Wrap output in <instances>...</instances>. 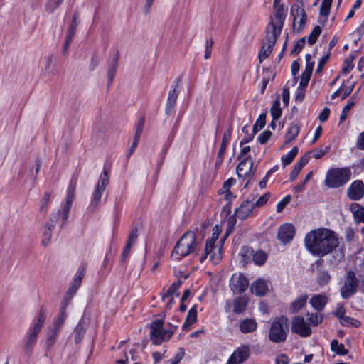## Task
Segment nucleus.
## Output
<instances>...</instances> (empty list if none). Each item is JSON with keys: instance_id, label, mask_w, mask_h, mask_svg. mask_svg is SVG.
<instances>
[{"instance_id": "f257e3e1", "label": "nucleus", "mask_w": 364, "mask_h": 364, "mask_svg": "<svg viewBox=\"0 0 364 364\" xmlns=\"http://www.w3.org/2000/svg\"><path fill=\"white\" fill-rule=\"evenodd\" d=\"M304 242L307 250L318 257L328 255L339 245L336 233L326 228L311 230L306 234Z\"/></svg>"}, {"instance_id": "f03ea898", "label": "nucleus", "mask_w": 364, "mask_h": 364, "mask_svg": "<svg viewBox=\"0 0 364 364\" xmlns=\"http://www.w3.org/2000/svg\"><path fill=\"white\" fill-rule=\"evenodd\" d=\"M196 248V234L193 232H187L181 236L176 244L171 253V257L173 259L180 260L181 258L193 253Z\"/></svg>"}, {"instance_id": "7ed1b4c3", "label": "nucleus", "mask_w": 364, "mask_h": 364, "mask_svg": "<svg viewBox=\"0 0 364 364\" xmlns=\"http://www.w3.org/2000/svg\"><path fill=\"white\" fill-rule=\"evenodd\" d=\"M289 333V319L284 316L275 318L271 323L269 332V340L275 343H283Z\"/></svg>"}, {"instance_id": "20e7f679", "label": "nucleus", "mask_w": 364, "mask_h": 364, "mask_svg": "<svg viewBox=\"0 0 364 364\" xmlns=\"http://www.w3.org/2000/svg\"><path fill=\"white\" fill-rule=\"evenodd\" d=\"M351 171L349 168H331L326 173L325 184L331 188L344 186L350 178Z\"/></svg>"}, {"instance_id": "39448f33", "label": "nucleus", "mask_w": 364, "mask_h": 364, "mask_svg": "<svg viewBox=\"0 0 364 364\" xmlns=\"http://www.w3.org/2000/svg\"><path fill=\"white\" fill-rule=\"evenodd\" d=\"M150 328L151 341L154 344L159 345L164 341H168L174 333L176 327L173 326V329H164L163 320L156 319L151 323Z\"/></svg>"}, {"instance_id": "423d86ee", "label": "nucleus", "mask_w": 364, "mask_h": 364, "mask_svg": "<svg viewBox=\"0 0 364 364\" xmlns=\"http://www.w3.org/2000/svg\"><path fill=\"white\" fill-rule=\"evenodd\" d=\"M360 280L355 272L351 269L348 270L343 276V284L340 289L341 296L347 299L353 296L358 291Z\"/></svg>"}, {"instance_id": "0eeeda50", "label": "nucleus", "mask_w": 364, "mask_h": 364, "mask_svg": "<svg viewBox=\"0 0 364 364\" xmlns=\"http://www.w3.org/2000/svg\"><path fill=\"white\" fill-rule=\"evenodd\" d=\"M279 36V31H277V25L269 23L267 27L265 37L267 43L262 46L259 54V60L260 63L268 58L271 54Z\"/></svg>"}, {"instance_id": "6e6552de", "label": "nucleus", "mask_w": 364, "mask_h": 364, "mask_svg": "<svg viewBox=\"0 0 364 364\" xmlns=\"http://www.w3.org/2000/svg\"><path fill=\"white\" fill-rule=\"evenodd\" d=\"M109 184V170L104 168L102 173L100 175L95 191L93 193L90 205L96 207L100 202L102 195L105 191L107 186Z\"/></svg>"}, {"instance_id": "1a4fd4ad", "label": "nucleus", "mask_w": 364, "mask_h": 364, "mask_svg": "<svg viewBox=\"0 0 364 364\" xmlns=\"http://www.w3.org/2000/svg\"><path fill=\"white\" fill-rule=\"evenodd\" d=\"M77 184V178H73L70 181V185L68 188L66 202L63 207V213L61 215V226H63L68 218L69 212L72 206L73 201L75 197V191Z\"/></svg>"}, {"instance_id": "9d476101", "label": "nucleus", "mask_w": 364, "mask_h": 364, "mask_svg": "<svg viewBox=\"0 0 364 364\" xmlns=\"http://www.w3.org/2000/svg\"><path fill=\"white\" fill-rule=\"evenodd\" d=\"M291 331L302 337H308L311 334L310 326L300 316H296L292 318Z\"/></svg>"}, {"instance_id": "9b49d317", "label": "nucleus", "mask_w": 364, "mask_h": 364, "mask_svg": "<svg viewBox=\"0 0 364 364\" xmlns=\"http://www.w3.org/2000/svg\"><path fill=\"white\" fill-rule=\"evenodd\" d=\"M253 161L250 156H245L242 159L236 168V172L239 178H249L252 177L255 172L252 170Z\"/></svg>"}, {"instance_id": "f8f14e48", "label": "nucleus", "mask_w": 364, "mask_h": 364, "mask_svg": "<svg viewBox=\"0 0 364 364\" xmlns=\"http://www.w3.org/2000/svg\"><path fill=\"white\" fill-rule=\"evenodd\" d=\"M248 286L247 279L242 274H235L230 279V287L234 294H241L245 291Z\"/></svg>"}, {"instance_id": "ddd939ff", "label": "nucleus", "mask_w": 364, "mask_h": 364, "mask_svg": "<svg viewBox=\"0 0 364 364\" xmlns=\"http://www.w3.org/2000/svg\"><path fill=\"white\" fill-rule=\"evenodd\" d=\"M250 348L247 346H241L235 350L229 358L227 364H240L250 356Z\"/></svg>"}, {"instance_id": "4468645a", "label": "nucleus", "mask_w": 364, "mask_h": 364, "mask_svg": "<svg viewBox=\"0 0 364 364\" xmlns=\"http://www.w3.org/2000/svg\"><path fill=\"white\" fill-rule=\"evenodd\" d=\"M295 228L292 224L285 223L278 230L277 238L284 244L289 242L294 237Z\"/></svg>"}, {"instance_id": "2eb2a0df", "label": "nucleus", "mask_w": 364, "mask_h": 364, "mask_svg": "<svg viewBox=\"0 0 364 364\" xmlns=\"http://www.w3.org/2000/svg\"><path fill=\"white\" fill-rule=\"evenodd\" d=\"M364 195V184L362 181H355L348 188V196L353 200H360Z\"/></svg>"}, {"instance_id": "dca6fc26", "label": "nucleus", "mask_w": 364, "mask_h": 364, "mask_svg": "<svg viewBox=\"0 0 364 364\" xmlns=\"http://www.w3.org/2000/svg\"><path fill=\"white\" fill-rule=\"evenodd\" d=\"M254 208V203L247 200L243 201L240 207L235 209V214L237 218L243 220L250 215Z\"/></svg>"}, {"instance_id": "f3484780", "label": "nucleus", "mask_w": 364, "mask_h": 364, "mask_svg": "<svg viewBox=\"0 0 364 364\" xmlns=\"http://www.w3.org/2000/svg\"><path fill=\"white\" fill-rule=\"evenodd\" d=\"M180 79H178L176 85L172 86L171 90L169 91L166 105V113L169 114L173 109L174 106L176 102V100L178 97V88L179 87Z\"/></svg>"}, {"instance_id": "a211bd4d", "label": "nucleus", "mask_w": 364, "mask_h": 364, "mask_svg": "<svg viewBox=\"0 0 364 364\" xmlns=\"http://www.w3.org/2000/svg\"><path fill=\"white\" fill-rule=\"evenodd\" d=\"M251 291L257 296L265 295L268 291V284L264 279H258L251 285Z\"/></svg>"}, {"instance_id": "6ab92c4d", "label": "nucleus", "mask_w": 364, "mask_h": 364, "mask_svg": "<svg viewBox=\"0 0 364 364\" xmlns=\"http://www.w3.org/2000/svg\"><path fill=\"white\" fill-rule=\"evenodd\" d=\"M276 9L277 11L274 14L276 22L271 21L269 23L277 25V31H279L280 33L286 17V11L282 5H279Z\"/></svg>"}, {"instance_id": "aec40b11", "label": "nucleus", "mask_w": 364, "mask_h": 364, "mask_svg": "<svg viewBox=\"0 0 364 364\" xmlns=\"http://www.w3.org/2000/svg\"><path fill=\"white\" fill-rule=\"evenodd\" d=\"M328 298L325 295L317 294L314 295L310 299V304L313 308L317 311H322L327 304Z\"/></svg>"}, {"instance_id": "412c9836", "label": "nucleus", "mask_w": 364, "mask_h": 364, "mask_svg": "<svg viewBox=\"0 0 364 364\" xmlns=\"http://www.w3.org/2000/svg\"><path fill=\"white\" fill-rule=\"evenodd\" d=\"M257 328V323L253 318H245L240 323V329L244 333L253 332Z\"/></svg>"}, {"instance_id": "4be33fe9", "label": "nucleus", "mask_w": 364, "mask_h": 364, "mask_svg": "<svg viewBox=\"0 0 364 364\" xmlns=\"http://www.w3.org/2000/svg\"><path fill=\"white\" fill-rule=\"evenodd\" d=\"M307 299L308 296L306 294L299 296L294 301H292L289 306V311L292 314L298 312L306 305Z\"/></svg>"}, {"instance_id": "5701e85b", "label": "nucleus", "mask_w": 364, "mask_h": 364, "mask_svg": "<svg viewBox=\"0 0 364 364\" xmlns=\"http://www.w3.org/2000/svg\"><path fill=\"white\" fill-rule=\"evenodd\" d=\"M40 331H41L33 327L32 329L31 330V332L28 334L27 340L26 341L24 346V350L26 353H29L32 350L33 346L37 338V336Z\"/></svg>"}, {"instance_id": "b1692460", "label": "nucleus", "mask_w": 364, "mask_h": 364, "mask_svg": "<svg viewBox=\"0 0 364 364\" xmlns=\"http://www.w3.org/2000/svg\"><path fill=\"white\" fill-rule=\"evenodd\" d=\"M119 53H117L116 55L114 56L112 64L109 66L108 70H107V77H108V86H110V85L112 83L113 80L115 76V73L117 72V69L118 68L119 65Z\"/></svg>"}, {"instance_id": "393cba45", "label": "nucleus", "mask_w": 364, "mask_h": 364, "mask_svg": "<svg viewBox=\"0 0 364 364\" xmlns=\"http://www.w3.org/2000/svg\"><path fill=\"white\" fill-rule=\"evenodd\" d=\"M85 269L83 268L79 272V275L77 277H75V279L73 280V284H71V286L69 287V289H68V291L66 292L67 294L73 296V295L77 292V289L79 288V287L82 282V279L83 277L85 276Z\"/></svg>"}, {"instance_id": "a878e982", "label": "nucleus", "mask_w": 364, "mask_h": 364, "mask_svg": "<svg viewBox=\"0 0 364 364\" xmlns=\"http://www.w3.org/2000/svg\"><path fill=\"white\" fill-rule=\"evenodd\" d=\"M231 138V130L229 129L228 131H226L223 136V140L220 145V148L219 149L218 154V158L220 159L222 161L223 159V155L225 151L227 145L230 140Z\"/></svg>"}, {"instance_id": "bb28decb", "label": "nucleus", "mask_w": 364, "mask_h": 364, "mask_svg": "<svg viewBox=\"0 0 364 364\" xmlns=\"http://www.w3.org/2000/svg\"><path fill=\"white\" fill-rule=\"evenodd\" d=\"M87 329L86 323L84 321H80L75 329V342L80 343L84 337Z\"/></svg>"}, {"instance_id": "cd10ccee", "label": "nucleus", "mask_w": 364, "mask_h": 364, "mask_svg": "<svg viewBox=\"0 0 364 364\" xmlns=\"http://www.w3.org/2000/svg\"><path fill=\"white\" fill-rule=\"evenodd\" d=\"M247 302V299L245 296H240L235 299L233 306L234 312L237 314L242 313L246 309Z\"/></svg>"}, {"instance_id": "c85d7f7f", "label": "nucleus", "mask_w": 364, "mask_h": 364, "mask_svg": "<svg viewBox=\"0 0 364 364\" xmlns=\"http://www.w3.org/2000/svg\"><path fill=\"white\" fill-rule=\"evenodd\" d=\"M300 127L297 124H291L286 134V142L294 141L299 133Z\"/></svg>"}, {"instance_id": "c756f323", "label": "nucleus", "mask_w": 364, "mask_h": 364, "mask_svg": "<svg viewBox=\"0 0 364 364\" xmlns=\"http://www.w3.org/2000/svg\"><path fill=\"white\" fill-rule=\"evenodd\" d=\"M181 281L178 280L176 282H173L169 287V289L166 291V292L162 296V300L164 301L166 298L173 296L174 294L178 297L179 296V293L178 292V289L181 285Z\"/></svg>"}, {"instance_id": "7c9ffc66", "label": "nucleus", "mask_w": 364, "mask_h": 364, "mask_svg": "<svg viewBox=\"0 0 364 364\" xmlns=\"http://www.w3.org/2000/svg\"><path fill=\"white\" fill-rule=\"evenodd\" d=\"M299 152V149L297 146H294L292 148V149L286 155H283L281 158V161L282 162L283 166L285 167L286 166L290 164L296 156L297 155Z\"/></svg>"}, {"instance_id": "2f4dec72", "label": "nucleus", "mask_w": 364, "mask_h": 364, "mask_svg": "<svg viewBox=\"0 0 364 364\" xmlns=\"http://www.w3.org/2000/svg\"><path fill=\"white\" fill-rule=\"evenodd\" d=\"M214 248H215L214 245L211 244L210 242L206 241L204 253L205 254V257H208V255H210V260L213 263L218 264L220 259V256L215 257V256L212 254V251L214 250Z\"/></svg>"}, {"instance_id": "473e14b6", "label": "nucleus", "mask_w": 364, "mask_h": 364, "mask_svg": "<svg viewBox=\"0 0 364 364\" xmlns=\"http://www.w3.org/2000/svg\"><path fill=\"white\" fill-rule=\"evenodd\" d=\"M331 348L332 351L341 355H344L348 353V350L345 348L344 345L339 343L336 339H333L331 341Z\"/></svg>"}, {"instance_id": "72a5a7b5", "label": "nucleus", "mask_w": 364, "mask_h": 364, "mask_svg": "<svg viewBox=\"0 0 364 364\" xmlns=\"http://www.w3.org/2000/svg\"><path fill=\"white\" fill-rule=\"evenodd\" d=\"M331 278V276L328 271H321L317 275V283L319 286L326 285L330 282Z\"/></svg>"}, {"instance_id": "f704fd0d", "label": "nucleus", "mask_w": 364, "mask_h": 364, "mask_svg": "<svg viewBox=\"0 0 364 364\" xmlns=\"http://www.w3.org/2000/svg\"><path fill=\"white\" fill-rule=\"evenodd\" d=\"M270 113L273 120H277L282 115V109L280 108V102L279 100L273 102L270 108Z\"/></svg>"}, {"instance_id": "c9c22d12", "label": "nucleus", "mask_w": 364, "mask_h": 364, "mask_svg": "<svg viewBox=\"0 0 364 364\" xmlns=\"http://www.w3.org/2000/svg\"><path fill=\"white\" fill-rule=\"evenodd\" d=\"M196 307H197V306L194 305L188 311V315L186 316V321H185V323H184V326H191L193 323L196 322V318H197V309H196Z\"/></svg>"}, {"instance_id": "e433bc0d", "label": "nucleus", "mask_w": 364, "mask_h": 364, "mask_svg": "<svg viewBox=\"0 0 364 364\" xmlns=\"http://www.w3.org/2000/svg\"><path fill=\"white\" fill-rule=\"evenodd\" d=\"M266 117L267 113H262L259 116L252 128V132L254 134H256L259 130L262 129L265 126Z\"/></svg>"}, {"instance_id": "4c0bfd02", "label": "nucleus", "mask_w": 364, "mask_h": 364, "mask_svg": "<svg viewBox=\"0 0 364 364\" xmlns=\"http://www.w3.org/2000/svg\"><path fill=\"white\" fill-rule=\"evenodd\" d=\"M78 25H79L78 14L75 13V14L73 16L70 26L68 28V32L67 36L73 38L75 34V32H76Z\"/></svg>"}, {"instance_id": "58836bf2", "label": "nucleus", "mask_w": 364, "mask_h": 364, "mask_svg": "<svg viewBox=\"0 0 364 364\" xmlns=\"http://www.w3.org/2000/svg\"><path fill=\"white\" fill-rule=\"evenodd\" d=\"M267 259V255L262 251H257L252 256L254 263L259 266L264 264Z\"/></svg>"}, {"instance_id": "ea45409f", "label": "nucleus", "mask_w": 364, "mask_h": 364, "mask_svg": "<svg viewBox=\"0 0 364 364\" xmlns=\"http://www.w3.org/2000/svg\"><path fill=\"white\" fill-rule=\"evenodd\" d=\"M60 211L58 210L57 212L53 213L49 218L47 223H46V228L48 229H54V228L56 226L59 218H60Z\"/></svg>"}, {"instance_id": "a19ab883", "label": "nucleus", "mask_w": 364, "mask_h": 364, "mask_svg": "<svg viewBox=\"0 0 364 364\" xmlns=\"http://www.w3.org/2000/svg\"><path fill=\"white\" fill-rule=\"evenodd\" d=\"M333 0H323L320 6V15L327 17L329 15Z\"/></svg>"}, {"instance_id": "79ce46f5", "label": "nucleus", "mask_w": 364, "mask_h": 364, "mask_svg": "<svg viewBox=\"0 0 364 364\" xmlns=\"http://www.w3.org/2000/svg\"><path fill=\"white\" fill-rule=\"evenodd\" d=\"M46 318V311L45 309L41 308L39 311L38 316L36 323L34 324L33 328L41 331V328Z\"/></svg>"}, {"instance_id": "37998d69", "label": "nucleus", "mask_w": 364, "mask_h": 364, "mask_svg": "<svg viewBox=\"0 0 364 364\" xmlns=\"http://www.w3.org/2000/svg\"><path fill=\"white\" fill-rule=\"evenodd\" d=\"M321 33V27L319 26H316L314 28V29L312 30V31L311 32V33L309 34V36H308V43L310 45L314 44L316 42Z\"/></svg>"}, {"instance_id": "c03bdc74", "label": "nucleus", "mask_w": 364, "mask_h": 364, "mask_svg": "<svg viewBox=\"0 0 364 364\" xmlns=\"http://www.w3.org/2000/svg\"><path fill=\"white\" fill-rule=\"evenodd\" d=\"M59 331L56 330L53 328H50L48 333L46 345L48 348L51 347L56 340V336L58 333Z\"/></svg>"}, {"instance_id": "a18cd8bd", "label": "nucleus", "mask_w": 364, "mask_h": 364, "mask_svg": "<svg viewBox=\"0 0 364 364\" xmlns=\"http://www.w3.org/2000/svg\"><path fill=\"white\" fill-rule=\"evenodd\" d=\"M67 317V312L60 311L59 316L54 320L53 328L60 331Z\"/></svg>"}, {"instance_id": "49530a36", "label": "nucleus", "mask_w": 364, "mask_h": 364, "mask_svg": "<svg viewBox=\"0 0 364 364\" xmlns=\"http://www.w3.org/2000/svg\"><path fill=\"white\" fill-rule=\"evenodd\" d=\"M301 16V18L299 21V30H302L306 23L307 16L306 14L305 11L303 9L297 8L296 9V16Z\"/></svg>"}, {"instance_id": "de8ad7c7", "label": "nucleus", "mask_w": 364, "mask_h": 364, "mask_svg": "<svg viewBox=\"0 0 364 364\" xmlns=\"http://www.w3.org/2000/svg\"><path fill=\"white\" fill-rule=\"evenodd\" d=\"M63 0H48L46 9L49 13H53L62 4Z\"/></svg>"}, {"instance_id": "09e8293b", "label": "nucleus", "mask_w": 364, "mask_h": 364, "mask_svg": "<svg viewBox=\"0 0 364 364\" xmlns=\"http://www.w3.org/2000/svg\"><path fill=\"white\" fill-rule=\"evenodd\" d=\"M308 320L312 326H318L322 322L323 316L317 313L308 314Z\"/></svg>"}, {"instance_id": "8fccbe9b", "label": "nucleus", "mask_w": 364, "mask_h": 364, "mask_svg": "<svg viewBox=\"0 0 364 364\" xmlns=\"http://www.w3.org/2000/svg\"><path fill=\"white\" fill-rule=\"evenodd\" d=\"M306 43L305 38H301L296 41L291 50V54L296 55L301 52Z\"/></svg>"}, {"instance_id": "3c124183", "label": "nucleus", "mask_w": 364, "mask_h": 364, "mask_svg": "<svg viewBox=\"0 0 364 364\" xmlns=\"http://www.w3.org/2000/svg\"><path fill=\"white\" fill-rule=\"evenodd\" d=\"M355 57L352 55H350L348 58L345 59L344 65L342 68V72L344 74L348 73L353 68L352 62L353 61Z\"/></svg>"}, {"instance_id": "603ef678", "label": "nucleus", "mask_w": 364, "mask_h": 364, "mask_svg": "<svg viewBox=\"0 0 364 364\" xmlns=\"http://www.w3.org/2000/svg\"><path fill=\"white\" fill-rule=\"evenodd\" d=\"M50 200V194L49 193H46L42 198L40 203V211L41 213L46 212L48 204Z\"/></svg>"}, {"instance_id": "864d4df0", "label": "nucleus", "mask_w": 364, "mask_h": 364, "mask_svg": "<svg viewBox=\"0 0 364 364\" xmlns=\"http://www.w3.org/2000/svg\"><path fill=\"white\" fill-rule=\"evenodd\" d=\"M53 229H48L45 226V230L43 233L42 244L46 247L50 242L52 237V230Z\"/></svg>"}, {"instance_id": "5fc2aeb1", "label": "nucleus", "mask_w": 364, "mask_h": 364, "mask_svg": "<svg viewBox=\"0 0 364 364\" xmlns=\"http://www.w3.org/2000/svg\"><path fill=\"white\" fill-rule=\"evenodd\" d=\"M72 298H73V296L65 293L63 299L60 302V311L66 312V308H67L68 305L70 304Z\"/></svg>"}, {"instance_id": "6e6d98bb", "label": "nucleus", "mask_w": 364, "mask_h": 364, "mask_svg": "<svg viewBox=\"0 0 364 364\" xmlns=\"http://www.w3.org/2000/svg\"><path fill=\"white\" fill-rule=\"evenodd\" d=\"M331 53L328 52L326 55H324L319 60L318 65L316 68V73H320L323 70V66L326 64L328 60H329Z\"/></svg>"}, {"instance_id": "4d7b16f0", "label": "nucleus", "mask_w": 364, "mask_h": 364, "mask_svg": "<svg viewBox=\"0 0 364 364\" xmlns=\"http://www.w3.org/2000/svg\"><path fill=\"white\" fill-rule=\"evenodd\" d=\"M291 196L290 195H288L287 196H285L279 203H278V204L277 205V211L278 213H280L282 212L284 208H285V206L289 204V203L290 202L291 200Z\"/></svg>"}, {"instance_id": "13d9d810", "label": "nucleus", "mask_w": 364, "mask_h": 364, "mask_svg": "<svg viewBox=\"0 0 364 364\" xmlns=\"http://www.w3.org/2000/svg\"><path fill=\"white\" fill-rule=\"evenodd\" d=\"M341 323L344 326L352 325L355 326H358V323H360L356 319L351 318L350 316H345L341 321Z\"/></svg>"}, {"instance_id": "bf43d9fd", "label": "nucleus", "mask_w": 364, "mask_h": 364, "mask_svg": "<svg viewBox=\"0 0 364 364\" xmlns=\"http://www.w3.org/2000/svg\"><path fill=\"white\" fill-rule=\"evenodd\" d=\"M272 136V132L269 130H265L258 136V141L261 144H264Z\"/></svg>"}, {"instance_id": "052dcab7", "label": "nucleus", "mask_w": 364, "mask_h": 364, "mask_svg": "<svg viewBox=\"0 0 364 364\" xmlns=\"http://www.w3.org/2000/svg\"><path fill=\"white\" fill-rule=\"evenodd\" d=\"M345 313H346V309L344 307V305L342 304H338L337 305L336 309L333 314L341 321L345 316Z\"/></svg>"}, {"instance_id": "680f3d73", "label": "nucleus", "mask_w": 364, "mask_h": 364, "mask_svg": "<svg viewBox=\"0 0 364 364\" xmlns=\"http://www.w3.org/2000/svg\"><path fill=\"white\" fill-rule=\"evenodd\" d=\"M270 197V194L269 193H266L259 198V199L254 203L255 207H262L269 200Z\"/></svg>"}, {"instance_id": "e2e57ef3", "label": "nucleus", "mask_w": 364, "mask_h": 364, "mask_svg": "<svg viewBox=\"0 0 364 364\" xmlns=\"http://www.w3.org/2000/svg\"><path fill=\"white\" fill-rule=\"evenodd\" d=\"M213 45V39L208 40L205 43V59L208 60L211 57L212 48Z\"/></svg>"}, {"instance_id": "0e129e2a", "label": "nucleus", "mask_w": 364, "mask_h": 364, "mask_svg": "<svg viewBox=\"0 0 364 364\" xmlns=\"http://www.w3.org/2000/svg\"><path fill=\"white\" fill-rule=\"evenodd\" d=\"M138 237V228L136 227L132 229L127 242L134 245Z\"/></svg>"}, {"instance_id": "69168bd1", "label": "nucleus", "mask_w": 364, "mask_h": 364, "mask_svg": "<svg viewBox=\"0 0 364 364\" xmlns=\"http://www.w3.org/2000/svg\"><path fill=\"white\" fill-rule=\"evenodd\" d=\"M220 230H221L220 229V228L218 225H215L213 229V234L210 240H207L206 241L210 242L211 244L215 245V242L218 238V236L220 233Z\"/></svg>"}, {"instance_id": "338daca9", "label": "nucleus", "mask_w": 364, "mask_h": 364, "mask_svg": "<svg viewBox=\"0 0 364 364\" xmlns=\"http://www.w3.org/2000/svg\"><path fill=\"white\" fill-rule=\"evenodd\" d=\"M302 168H301L300 166L296 164L294 165V169L289 174V180L294 181L296 178Z\"/></svg>"}, {"instance_id": "774afa93", "label": "nucleus", "mask_w": 364, "mask_h": 364, "mask_svg": "<svg viewBox=\"0 0 364 364\" xmlns=\"http://www.w3.org/2000/svg\"><path fill=\"white\" fill-rule=\"evenodd\" d=\"M98 64L99 57L97 54H93L89 64V70L93 71L97 67Z\"/></svg>"}]
</instances>
